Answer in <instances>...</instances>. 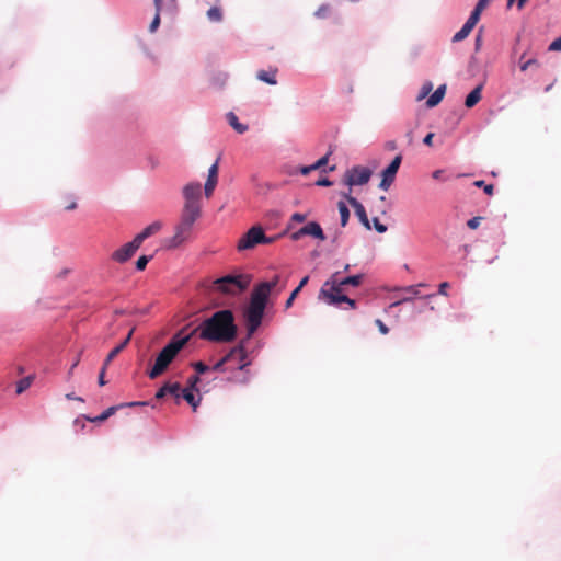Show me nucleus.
<instances>
[{
  "mask_svg": "<svg viewBox=\"0 0 561 561\" xmlns=\"http://www.w3.org/2000/svg\"><path fill=\"white\" fill-rule=\"evenodd\" d=\"M140 247L131 239L113 251L110 259L118 264H125L136 255Z\"/></svg>",
  "mask_w": 561,
  "mask_h": 561,
  "instance_id": "2eb2a0df",
  "label": "nucleus"
},
{
  "mask_svg": "<svg viewBox=\"0 0 561 561\" xmlns=\"http://www.w3.org/2000/svg\"><path fill=\"white\" fill-rule=\"evenodd\" d=\"M279 275H274L270 280L261 282L256 285L250 297V304L245 312L259 317H266V309L272 305L271 295L277 286Z\"/></svg>",
  "mask_w": 561,
  "mask_h": 561,
  "instance_id": "20e7f679",
  "label": "nucleus"
},
{
  "mask_svg": "<svg viewBox=\"0 0 561 561\" xmlns=\"http://www.w3.org/2000/svg\"><path fill=\"white\" fill-rule=\"evenodd\" d=\"M154 13L153 16L148 25V32L150 34H154L158 32V30L161 26V15H162V9H158V7H153Z\"/></svg>",
  "mask_w": 561,
  "mask_h": 561,
  "instance_id": "37998d69",
  "label": "nucleus"
},
{
  "mask_svg": "<svg viewBox=\"0 0 561 561\" xmlns=\"http://www.w3.org/2000/svg\"><path fill=\"white\" fill-rule=\"evenodd\" d=\"M283 218V211L277 208H272L265 211L264 219L270 229L276 228Z\"/></svg>",
  "mask_w": 561,
  "mask_h": 561,
  "instance_id": "f704fd0d",
  "label": "nucleus"
},
{
  "mask_svg": "<svg viewBox=\"0 0 561 561\" xmlns=\"http://www.w3.org/2000/svg\"><path fill=\"white\" fill-rule=\"evenodd\" d=\"M160 249L157 248L152 253H141L140 255H138V257L134 262V271L136 273L144 272L147 268V265L156 257Z\"/></svg>",
  "mask_w": 561,
  "mask_h": 561,
  "instance_id": "473e14b6",
  "label": "nucleus"
},
{
  "mask_svg": "<svg viewBox=\"0 0 561 561\" xmlns=\"http://www.w3.org/2000/svg\"><path fill=\"white\" fill-rule=\"evenodd\" d=\"M314 169L310 164L298 163L287 170L289 176H308Z\"/></svg>",
  "mask_w": 561,
  "mask_h": 561,
  "instance_id": "e433bc0d",
  "label": "nucleus"
},
{
  "mask_svg": "<svg viewBox=\"0 0 561 561\" xmlns=\"http://www.w3.org/2000/svg\"><path fill=\"white\" fill-rule=\"evenodd\" d=\"M250 340H245V336L242 337L231 350L232 353L238 354V365L236 366V370H242L243 368L252 366V358L247 357V350Z\"/></svg>",
  "mask_w": 561,
  "mask_h": 561,
  "instance_id": "4be33fe9",
  "label": "nucleus"
},
{
  "mask_svg": "<svg viewBox=\"0 0 561 561\" xmlns=\"http://www.w3.org/2000/svg\"><path fill=\"white\" fill-rule=\"evenodd\" d=\"M490 61H485V70H484V79L478 82L465 96L463 105L467 110L474 107L483 96V89L485 87V81L488 78V67Z\"/></svg>",
  "mask_w": 561,
  "mask_h": 561,
  "instance_id": "f3484780",
  "label": "nucleus"
},
{
  "mask_svg": "<svg viewBox=\"0 0 561 561\" xmlns=\"http://www.w3.org/2000/svg\"><path fill=\"white\" fill-rule=\"evenodd\" d=\"M179 11H180L179 3H173V4L164 3V8H162V13L168 14L172 20L178 16Z\"/></svg>",
  "mask_w": 561,
  "mask_h": 561,
  "instance_id": "bf43d9fd",
  "label": "nucleus"
},
{
  "mask_svg": "<svg viewBox=\"0 0 561 561\" xmlns=\"http://www.w3.org/2000/svg\"><path fill=\"white\" fill-rule=\"evenodd\" d=\"M482 13L478 8H472L466 21L476 27L481 20Z\"/></svg>",
  "mask_w": 561,
  "mask_h": 561,
  "instance_id": "6e6d98bb",
  "label": "nucleus"
},
{
  "mask_svg": "<svg viewBox=\"0 0 561 561\" xmlns=\"http://www.w3.org/2000/svg\"><path fill=\"white\" fill-rule=\"evenodd\" d=\"M193 334L202 341L213 343H229L237 337L238 327L233 311L221 308L203 319L193 330Z\"/></svg>",
  "mask_w": 561,
  "mask_h": 561,
  "instance_id": "f257e3e1",
  "label": "nucleus"
},
{
  "mask_svg": "<svg viewBox=\"0 0 561 561\" xmlns=\"http://www.w3.org/2000/svg\"><path fill=\"white\" fill-rule=\"evenodd\" d=\"M331 9V4L329 2H324L313 12V16L318 20L327 19L330 15Z\"/></svg>",
  "mask_w": 561,
  "mask_h": 561,
  "instance_id": "603ef678",
  "label": "nucleus"
},
{
  "mask_svg": "<svg viewBox=\"0 0 561 561\" xmlns=\"http://www.w3.org/2000/svg\"><path fill=\"white\" fill-rule=\"evenodd\" d=\"M245 318V340H251L252 336L259 331V329L264 324V318L244 312Z\"/></svg>",
  "mask_w": 561,
  "mask_h": 561,
  "instance_id": "bb28decb",
  "label": "nucleus"
},
{
  "mask_svg": "<svg viewBox=\"0 0 561 561\" xmlns=\"http://www.w3.org/2000/svg\"><path fill=\"white\" fill-rule=\"evenodd\" d=\"M337 146L335 144H329L328 149L324 154L319 157L317 160H314L311 165L313 167L314 171H318L319 173H332L336 170V164H330V159L334 154Z\"/></svg>",
  "mask_w": 561,
  "mask_h": 561,
  "instance_id": "a211bd4d",
  "label": "nucleus"
},
{
  "mask_svg": "<svg viewBox=\"0 0 561 561\" xmlns=\"http://www.w3.org/2000/svg\"><path fill=\"white\" fill-rule=\"evenodd\" d=\"M370 181L368 170L362 168L360 163L352 164L345 169L340 179V185L346 190L339 191L337 193H350V195H353L354 188L367 186Z\"/></svg>",
  "mask_w": 561,
  "mask_h": 561,
  "instance_id": "423d86ee",
  "label": "nucleus"
},
{
  "mask_svg": "<svg viewBox=\"0 0 561 561\" xmlns=\"http://www.w3.org/2000/svg\"><path fill=\"white\" fill-rule=\"evenodd\" d=\"M227 124L239 135H243L249 130V124L242 123L239 116L233 112L229 111L225 115Z\"/></svg>",
  "mask_w": 561,
  "mask_h": 561,
  "instance_id": "7c9ffc66",
  "label": "nucleus"
},
{
  "mask_svg": "<svg viewBox=\"0 0 561 561\" xmlns=\"http://www.w3.org/2000/svg\"><path fill=\"white\" fill-rule=\"evenodd\" d=\"M473 30L474 26L465 21L461 27L453 35L451 43H460L465 41Z\"/></svg>",
  "mask_w": 561,
  "mask_h": 561,
  "instance_id": "ea45409f",
  "label": "nucleus"
},
{
  "mask_svg": "<svg viewBox=\"0 0 561 561\" xmlns=\"http://www.w3.org/2000/svg\"><path fill=\"white\" fill-rule=\"evenodd\" d=\"M367 231H376L377 233H385L388 231V225L381 222L380 218L378 216H373L369 219V228H365Z\"/></svg>",
  "mask_w": 561,
  "mask_h": 561,
  "instance_id": "79ce46f5",
  "label": "nucleus"
},
{
  "mask_svg": "<svg viewBox=\"0 0 561 561\" xmlns=\"http://www.w3.org/2000/svg\"><path fill=\"white\" fill-rule=\"evenodd\" d=\"M119 411L118 404H112L107 408L103 409L99 414L92 415L89 413H82L80 414V420L85 419L90 423H93L95 426H101L104 424L110 417L115 415Z\"/></svg>",
  "mask_w": 561,
  "mask_h": 561,
  "instance_id": "6ab92c4d",
  "label": "nucleus"
},
{
  "mask_svg": "<svg viewBox=\"0 0 561 561\" xmlns=\"http://www.w3.org/2000/svg\"><path fill=\"white\" fill-rule=\"evenodd\" d=\"M483 219H485V217L472 216L466 221V226L469 230H477Z\"/></svg>",
  "mask_w": 561,
  "mask_h": 561,
  "instance_id": "0e129e2a",
  "label": "nucleus"
},
{
  "mask_svg": "<svg viewBox=\"0 0 561 561\" xmlns=\"http://www.w3.org/2000/svg\"><path fill=\"white\" fill-rule=\"evenodd\" d=\"M340 199L336 203V209L339 211V228L343 229L350 224L351 219V203L348 198H345L346 193H337Z\"/></svg>",
  "mask_w": 561,
  "mask_h": 561,
  "instance_id": "412c9836",
  "label": "nucleus"
},
{
  "mask_svg": "<svg viewBox=\"0 0 561 561\" xmlns=\"http://www.w3.org/2000/svg\"><path fill=\"white\" fill-rule=\"evenodd\" d=\"M169 396L174 399L176 404H180L182 401H185L193 412H196L201 407V398L190 396L188 389L182 387L178 381H170V392Z\"/></svg>",
  "mask_w": 561,
  "mask_h": 561,
  "instance_id": "f8f14e48",
  "label": "nucleus"
},
{
  "mask_svg": "<svg viewBox=\"0 0 561 561\" xmlns=\"http://www.w3.org/2000/svg\"><path fill=\"white\" fill-rule=\"evenodd\" d=\"M206 18L211 23H220L224 20V9L219 3H214L210 5V8L206 11Z\"/></svg>",
  "mask_w": 561,
  "mask_h": 561,
  "instance_id": "c9c22d12",
  "label": "nucleus"
},
{
  "mask_svg": "<svg viewBox=\"0 0 561 561\" xmlns=\"http://www.w3.org/2000/svg\"><path fill=\"white\" fill-rule=\"evenodd\" d=\"M403 152L396 153L377 173L380 179L377 188L382 192H388L397 180L398 172L403 162Z\"/></svg>",
  "mask_w": 561,
  "mask_h": 561,
  "instance_id": "6e6552de",
  "label": "nucleus"
},
{
  "mask_svg": "<svg viewBox=\"0 0 561 561\" xmlns=\"http://www.w3.org/2000/svg\"><path fill=\"white\" fill-rule=\"evenodd\" d=\"M482 13L478 8H472L466 21L476 27L481 20Z\"/></svg>",
  "mask_w": 561,
  "mask_h": 561,
  "instance_id": "4d7b16f0",
  "label": "nucleus"
},
{
  "mask_svg": "<svg viewBox=\"0 0 561 561\" xmlns=\"http://www.w3.org/2000/svg\"><path fill=\"white\" fill-rule=\"evenodd\" d=\"M195 222L196 221L193 219H188V218H184V217L180 216V220L175 225L174 230L180 231L181 234H185V232L193 229Z\"/></svg>",
  "mask_w": 561,
  "mask_h": 561,
  "instance_id": "a18cd8bd",
  "label": "nucleus"
},
{
  "mask_svg": "<svg viewBox=\"0 0 561 561\" xmlns=\"http://www.w3.org/2000/svg\"><path fill=\"white\" fill-rule=\"evenodd\" d=\"M480 72L479 59L474 54L469 57L467 73L469 78L476 77Z\"/></svg>",
  "mask_w": 561,
  "mask_h": 561,
  "instance_id": "49530a36",
  "label": "nucleus"
},
{
  "mask_svg": "<svg viewBox=\"0 0 561 561\" xmlns=\"http://www.w3.org/2000/svg\"><path fill=\"white\" fill-rule=\"evenodd\" d=\"M329 173H319L318 179L314 181L313 185L319 187H331L335 184V181L330 179Z\"/></svg>",
  "mask_w": 561,
  "mask_h": 561,
  "instance_id": "5fc2aeb1",
  "label": "nucleus"
},
{
  "mask_svg": "<svg viewBox=\"0 0 561 561\" xmlns=\"http://www.w3.org/2000/svg\"><path fill=\"white\" fill-rule=\"evenodd\" d=\"M191 367L194 369L196 375L202 376V377L204 375L210 373V365H208L202 360L193 362L191 364Z\"/></svg>",
  "mask_w": 561,
  "mask_h": 561,
  "instance_id": "864d4df0",
  "label": "nucleus"
},
{
  "mask_svg": "<svg viewBox=\"0 0 561 561\" xmlns=\"http://www.w3.org/2000/svg\"><path fill=\"white\" fill-rule=\"evenodd\" d=\"M342 272H334L332 273L321 285L320 288H328L331 291H345L344 287L348 286L352 288L359 287L360 283L366 276V273L363 271H359L354 274H348L345 276H341Z\"/></svg>",
  "mask_w": 561,
  "mask_h": 561,
  "instance_id": "1a4fd4ad",
  "label": "nucleus"
},
{
  "mask_svg": "<svg viewBox=\"0 0 561 561\" xmlns=\"http://www.w3.org/2000/svg\"><path fill=\"white\" fill-rule=\"evenodd\" d=\"M253 374L250 367L243 368L242 370H236V367L229 370V375L225 378H220V381L238 383V385H248L252 378Z\"/></svg>",
  "mask_w": 561,
  "mask_h": 561,
  "instance_id": "5701e85b",
  "label": "nucleus"
},
{
  "mask_svg": "<svg viewBox=\"0 0 561 561\" xmlns=\"http://www.w3.org/2000/svg\"><path fill=\"white\" fill-rule=\"evenodd\" d=\"M309 280H310V275H305L299 279L298 284L296 285V287H294L290 290L288 297L286 298V300L284 302V311L289 310L294 306L295 300L297 299L299 294L302 291V289L308 285Z\"/></svg>",
  "mask_w": 561,
  "mask_h": 561,
  "instance_id": "cd10ccee",
  "label": "nucleus"
},
{
  "mask_svg": "<svg viewBox=\"0 0 561 561\" xmlns=\"http://www.w3.org/2000/svg\"><path fill=\"white\" fill-rule=\"evenodd\" d=\"M407 307H402V305L392 306V301L383 308V312L389 317H393L397 321L400 318V312L403 311Z\"/></svg>",
  "mask_w": 561,
  "mask_h": 561,
  "instance_id": "3c124183",
  "label": "nucleus"
},
{
  "mask_svg": "<svg viewBox=\"0 0 561 561\" xmlns=\"http://www.w3.org/2000/svg\"><path fill=\"white\" fill-rule=\"evenodd\" d=\"M306 237L314 240L318 245L324 242L328 239L327 233L324 232L321 224L317 219L309 220L305 222L297 229L290 230L289 239L294 242H297Z\"/></svg>",
  "mask_w": 561,
  "mask_h": 561,
  "instance_id": "9d476101",
  "label": "nucleus"
},
{
  "mask_svg": "<svg viewBox=\"0 0 561 561\" xmlns=\"http://www.w3.org/2000/svg\"><path fill=\"white\" fill-rule=\"evenodd\" d=\"M426 309L434 310V306H425V301H416V308H409L411 316L423 313Z\"/></svg>",
  "mask_w": 561,
  "mask_h": 561,
  "instance_id": "052dcab7",
  "label": "nucleus"
},
{
  "mask_svg": "<svg viewBox=\"0 0 561 561\" xmlns=\"http://www.w3.org/2000/svg\"><path fill=\"white\" fill-rule=\"evenodd\" d=\"M318 299L327 306L334 307L339 310H356L358 302L356 299L350 297L345 291H331L328 288H320Z\"/></svg>",
  "mask_w": 561,
  "mask_h": 561,
  "instance_id": "0eeeda50",
  "label": "nucleus"
},
{
  "mask_svg": "<svg viewBox=\"0 0 561 561\" xmlns=\"http://www.w3.org/2000/svg\"><path fill=\"white\" fill-rule=\"evenodd\" d=\"M190 237L181 234L180 231L174 230V234L162 240L160 249L171 251L180 248L184 242L188 241Z\"/></svg>",
  "mask_w": 561,
  "mask_h": 561,
  "instance_id": "c85d7f7f",
  "label": "nucleus"
},
{
  "mask_svg": "<svg viewBox=\"0 0 561 561\" xmlns=\"http://www.w3.org/2000/svg\"><path fill=\"white\" fill-rule=\"evenodd\" d=\"M309 215H310V211H305V213H302V211H294L290 215L288 221L286 222L287 229H291L293 230L294 228H296L297 225H301L302 226L305 222L308 221L307 218H308Z\"/></svg>",
  "mask_w": 561,
  "mask_h": 561,
  "instance_id": "4c0bfd02",
  "label": "nucleus"
},
{
  "mask_svg": "<svg viewBox=\"0 0 561 561\" xmlns=\"http://www.w3.org/2000/svg\"><path fill=\"white\" fill-rule=\"evenodd\" d=\"M128 341L129 336H127L124 341L117 343L113 348H111L110 352L106 354L105 358L103 359V364H105V366H108L116 358V356L126 347Z\"/></svg>",
  "mask_w": 561,
  "mask_h": 561,
  "instance_id": "58836bf2",
  "label": "nucleus"
},
{
  "mask_svg": "<svg viewBox=\"0 0 561 561\" xmlns=\"http://www.w3.org/2000/svg\"><path fill=\"white\" fill-rule=\"evenodd\" d=\"M192 336L193 333H175L157 354L154 364L147 371L148 378L153 380L162 375Z\"/></svg>",
  "mask_w": 561,
  "mask_h": 561,
  "instance_id": "f03ea898",
  "label": "nucleus"
},
{
  "mask_svg": "<svg viewBox=\"0 0 561 561\" xmlns=\"http://www.w3.org/2000/svg\"><path fill=\"white\" fill-rule=\"evenodd\" d=\"M250 280L251 279H250L249 275H247V274H243V273H236V274L229 273V274H225V275L218 277L215 280V284L218 286V288L222 293H228V289L225 287L226 284H232L239 290H244L249 286Z\"/></svg>",
  "mask_w": 561,
  "mask_h": 561,
  "instance_id": "4468645a",
  "label": "nucleus"
},
{
  "mask_svg": "<svg viewBox=\"0 0 561 561\" xmlns=\"http://www.w3.org/2000/svg\"><path fill=\"white\" fill-rule=\"evenodd\" d=\"M170 392V381L164 382L161 387L157 389L154 392L156 400H162L169 396Z\"/></svg>",
  "mask_w": 561,
  "mask_h": 561,
  "instance_id": "680f3d73",
  "label": "nucleus"
},
{
  "mask_svg": "<svg viewBox=\"0 0 561 561\" xmlns=\"http://www.w3.org/2000/svg\"><path fill=\"white\" fill-rule=\"evenodd\" d=\"M398 290L402 291L403 295L392 300V306L402 305V307L416 308V301H421L422 297L420 285H405L399 287Z\"/></svg>",
  "mask_w": 561,
  "mask_h": 561,
  "instance_id": "ddd939ff",
  "label": "nucleus"
},
{
  "mask_svg": "<svg viewBox=\"0 0 561 561\" xmlns=\"http://www.w3.org/2000/svg\"><path fill=\"white\" fill-rule=\"evenodd\" d=\"M433 88H434L433 82L431 80H425L423 82V84L421 85V88H420V90H419V92L416 94L415 100L417 102H420V101H422L424 99L426 100L431 95V93L433 92Z\"/></svg>",
  "mask_w": 561,
  "mask_h": 561,
  "instance_id": "c03bdc74",
  "label": "nucleus"
},
{
  "mask_svg": "<svg viewBox=\"0 0 561 561\" xmlns=\"http://www.w3.org/2000/svg\"><path fill=\"white\" fill-rule=\"evenodd\" d=\"M119 410L127 409V408H142V407H150L151 409H156L157 404L153 400H133V401H124L117 403Z\"/></svg>",
  "mask_w": 561,
  "mask_h": 561,
  "instance_id": "a19ab883",
  "label": "nucleus"
},
{
  "mask_svg": "<svg viewBox=\"0 0 561 561\" xmlns=\"http://www.w3.org/2000/svg\"><path fill=\"white\" fill-rule=\"evenodd\" d=\"M181 194L184 204L180 216L197 221L203 216L202 183L197 180L187 182L182 186Z\"/></svg>",
  "mask_w": 561,
  "mask_h": 561,
  "instance_id": "7ed1b4c3",
  "label": "nucleus"
},
{
  "mask_svg": "<svg viewBox=\"0 0 561 561\" xmlns=\"http://www.w3.org/2000/svg\"><path fill=\"white\" fill-rule=\"evenodd\" d=\"M203 380L204 377L194 374L188 377L187 385L185 386V388L188 389L190 396H194L196 398L199 394L201 402L203 401L204 396L207 393V390L198 392V386L203 382Z\"/></svg>",
  "mask_w": 561,
  "mask_h": 561,
  "instance_id": "2f4dec72",
  "label": "nucleus"
},
{
  "mask_svg": "<svg viewBox=\"0 0 561 561\" xmlns=\"http://www.w3.org/2000/svg\"><path fill=\"white\" fill-rule=\"evenodd\" d=\"M229 77L230 75L227 71L213 70L209 77V87L217 91H222L227 85Z\"/></svg>",
  "mask_w": 561,
  "mask_h": 561,
  "instance_id": "c756f323",
  "label": "nucleus"
},
{
  "mask_svg": "<svg viewBox=\"0 0 561 561\" xmlns=\"http://www.w3.org/2000/svg\"><path fill=\"white\" fill-rule=\"evenodd\" d=\"M87 422H89L85 419L80 420V414L75 417L72 425L76 433H84V430L87 428Z\"/></svg>",
  "mask_w": 561,
  "mask_h": 561,
  "instance_id": "774afa93",
  "label": "nucleus"
},
{
  "mask_svg": "<svg viewBox=\"0 0 561 561\" xmlns=\"http://www.w3.org/2000/svg\"><path fill=\"white\" fill-rule=\"evenodd\" d=\"M278 71L279 70L276 66H268L267 69H259L255 73V79L267 85L275 87L278 84Z\"/></svg>",
  "mask_w": 561,
  "mask_h": 561,
  "instance_id": "393cba45",
  "label": "nucleus"
},
{
  "mask_svg": "<svg viewBox=\"0 0 561 561\" xmlns=\"http://www.w3.org/2000/svg\"><path fill=\"white\" fill-rule=\"evenodd\" d=\"M378 167H379V161L377 159H369L366 164H362V168L369 171L370 179L374 178Z\"/></svg>",
  "mask_w": 561,
  "mask_h": 561,
  "instance_id": "338daca9",
  "label": "nucleus"
},
{
  "mask_svg": "<svg viewBox=\"0 0 561 561\" xmlns=\"http://www.w3.org/2000/svg\"><path fill=\"white\" fill-rule=\"evenodd\" d=\"M463 116L465 113L462 111L454 108L446 116V122L455 128L460 124Z\"/></svg>",
  "mask_w": 561,
  "mask_h": 561,
  "instance_id": "de8ad7c7",
  "label": "nucleus"
},
{
  "mask_svg": "<svg viewBox=\"0 0 561 561\" xmlns=\"http://www.w3.org/2000/svg\"><path fill=\"white\" fill-rule=\"evenodd\" d=\"M107 367L108 366H105V364L102 363V366L98 373L96 383L100 388L106 386L108 382L106 379Z\"/></svg>",
  "mask_w": 561,
  "mask_h": 561,
  "instance_id": "e2e57ef3",
  "label": "nucleus"
},
{
  "mask_svg": "<svg viewBox=\"0 0 561 561\" xmlns=\"http://www.w3.org/2000/svg\"><path fill=\"white\" fill-rule=\"evenodd\" d=\"M346 197L348 198V203H351V207L354 210V216L358 224L364 228H369V218L364 204L356 196L350 195V193H346L345 198Z\"/></svg>",
  "mask_w": 561,
  "mask_h": 561,
  "instance_id": "aec40b11",
  "label": "nucleus"
},
{
  "mask_svg": "<svg viewBox=\"0 0 561 561\" xmlns=\"http://www.w3.org/2000/svg\"><path fill=\"white\" fill-rule=\"evenodd\" d=\"M275 242V238L264 232L261 226H252L238 241L239 251L252 250L259 244H272Z\"/></svg>",
  "mask_w": 561,
  "mask_h": 561,
  "instance_id": "9b49d317",
  "label": "nucleus"
},
{
  "mask_svg": "<svg viewBox=\"0 0 561 561\" xmlns=\"http://www.w3.org/2000/svg\"><path fill=\"white\" fill-rule=\"evenodd\" d=\"M66 199H69L70 202L64 207L66 211H72L78 208V197L72 193H66L64 195Z\"/></svg>",
  "mask_w": 561,
  "mask_h": 561,
  "instance_id": "13d9d810",
  "label": "nucleus"
},
{
  "mask_svg": "<svg viewBox=\"0 0 561 561\" xmlns=\"http://www.w3.org/2000/svg\"><path fill=\"white\" fill-rule=\"evenodd\" d=\"M163 227V222L159 219L157 220H153L152 222H150L149 225H147L146 227H144L140 231H138L134 237L133 239L136 241V243L141 247V244L147 240L149 239L150 237H152L153 234H156L157 232H159Z\"/></svg>",
  "mask_w": 561,
  "mask_h": 561,
  "instance_id": "b1692460",
  "label": "nucleus"
},
{
  "mask_svg": "<svg viewBox=\"0 0 561 561\" xmlns=\"http://www.w3.org/2000/svg\"><path fill=\"white\" fill-rule=\"evenodd\" d=\"M447 92V83L439 84L432 93L431 95L425 100L424 107L426 110H432L436 106H438Z\"/></svg>",
  "mask_w": 561,
  "mask_h": 561,
  "instance_id": "a878e982",
  "label": "nucleus"
},
{
  "mask_svg": "<svg viewBox=\"0 0 561 561\" xmlns=\"http://www.w3.org/2000/svg\"><path fill=\"white\" fill-rule=\"evenodd\" d=\"M227 365L220 358L210 365V373L225 374L229 371Z\"/></svg>",
  "mask_w": 561,
  "mask_h": 561,
  "instance_id": "69168bd1",
  "label": "nucleus"
},
{
  "mask_svg": "<svg viewBox=\"0 0 561 561\" xmlns=\"http://www.w3.org/2000/svg\"><path fill=\"white\" fill-rule=\"evenodd\" d=\"M265 341L264 340H257L254 345L247 350V357L252 358V364L254 363V359L260 355L262 350L265 347Z\"/></svg>",
  "mask_w": 561,
  "mask_h": 561,
  "instance_id": "09e8293b",
  "label": "nucleus"
},
{
  "mask_svg": "<svg viewBox=\"0 0 561 561\" xmlns=\"http://www.w3.org/2000/svg\"><path fill=\"white\" fill-rule=\"evenodd\" d=\"M485 26L480 25L474 34V43H473V54L477 55L481 51L483 47V33H484Z\"/></svg>",
  "mask_w": 561,
  "mask_h": 561,
  "instance_id": "8fccbe9b",
  "label": "nucleus"
},
{
  "mask_svg": "<svg viewBox=\"0 0 561 561\" xmlns=\"http://www.w3.org/2000/svg\"><path fill=\"white\" fill-rule=\"evenodd\" d=\"M220 161L221 154L219 153L215 161L208 168L206 181L204 183V186H202V190H204V195L206 198H210L213 196L214 191L218 185Z\"/></svg>",
  "mask_w": 561,
  "mask_h": 561,
  "instance_id": "dca6fc26",
  "label": "nucleus"
},
{
  "mask_svg": "<svg viewBox=\"0 0 561 561\" xmlns=\"http://www.w3.org/2000/svg\"><path fill=\"white\" fill-rule=\"evenodd\" d=\"M35 378H36L35 374H28V375L18 379L14 385L15 394L21 396L25 391H27L31 388V386L33 385Z\"/></svg>",
  "mask_w": 561,
  "mask_h": 561,
  "instance_id": "72a5a7b5",
  "label": "nucleus"
},
{
  "mask_svg": "<svg viewBox=\"0 0 561 561\" xmlns=\"http://www.w3.org/2000/svg\"><path fill=\"white\" fill-rule=\"evenodd\" d=\"M144 129L138 122H130L121 141V153L126 161H133L146 148Z\"/></svg>",
  "mask_w": 561,
  "mask_h": 561,
  "instance_id": "39448f33",
  "label": "nucleus"
}]
</instances>
